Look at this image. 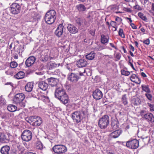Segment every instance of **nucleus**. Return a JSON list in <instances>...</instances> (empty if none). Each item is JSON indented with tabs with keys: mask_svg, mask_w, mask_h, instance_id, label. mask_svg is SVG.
<instances>
[{
	"mask_svg": "<svg viewBox=\"0 0 154 154\" xmlns=\"http://www.w3.org/2000/svg\"><path fill=\"white\" fill-rule=\"evenodd\" d=\"M141 101L138 98H135L134 100V104L135 105H139L140 104Z\"/></svg>",
	"mask_w": 154,
	"mask_h": 154,
	"instance_id": "nucleus-44",
	"label": "nucleus"
},
{
	"mask_svg": "<svg viewBox=\"0 0 154 154\" xmlns=\"http://www.w3.org/2000/svg\"><path fill=\"white\" fill-rule=\"evenodd\" d=\"M128 64L131 67L133 68V69L134 70H136L135 69L134 66L133 65L130 61L129 62Z\"/></svg>",
	"mask_w": 154,
	"mask_h": 154,
	"instance_id": "nucleus-56",
	"label": "nucleus"
},
{
	"mask_svg": "<svg viewBox=\"0 0 154 154\" xmlns=\"http://www.w3.org/2000/svg\"><path fill=\"white\" fill-rule=\"evenodd\" d=\"M36 60L35 57L34 56H31L29 57L26 60L25 64L27 67H29L32 65Z\"/></svg>",
	"mask_w": 154,
	"mask_h": 154,
	"instance_id": "nucleus-13",
	"label": "nucleus"
},
{
	"mask_svg": "<svg viewBox=\"0 0 154 154\" xmlns=\"http://www.w3.org/2000/svg\"><path fill=\"white\" fill-rule=\"evenodd\" d=\"M145 96L150 101H152V96L149 93H147L145 94Z\"/></svg>",
	"mask_w": 154,
	"mask_h": 154,
	"instance_id": "nucleus-45",
	"label": "nucleus"
},
{
	"mask_svg": "<svg viewBox=\"0 0 154 154\" xmlns=\"http://www.w3.org/2000/svg\"><path fill=\"white\" fill-rule=\"evenodd\" d=\"M24 154H36L35 152H25Z\"/></svg>",
	"mask_w": 154,
	"mask_h": 154,
	"instance_id": "nucleus-61",
	"label": "nucleus"
},
{
	"mask_svg": "<svg viewBox=\"0 0 154 154\" xmlns=\"http://www.w3.org/2000/svg\"><path fill=\"white\" fill-rule=\"evenodd\" d=\"M42 123V119L38 116H37L34 123H32V125L34 126H39Z\"/></svg>",
	"mask_w": 154,
	"mask_h": 154,
	"instance_id": "nucleus-25",
	"label": "nucleus"
},
{
	"mask_svg": "<svg viewBox=\"0 0 154 154\" xmlns=\"http://www.w3.org/2000/svg\"><path fill=\"white\" fill-rule=\"evenodd\" d=\"M21 137L22 140L23 141H29L32 138V134L30 131L26 130L23 132Z\"/></svg>",
	"mask_w": 154,
	"mask_h": 154,
	"instance_id": "nucleus-5",
	"label": "nucleus"
},
{
	"mask_svg": "<svg viewBox=\"0 0 154 154\" xmlns=\"http://www.w3.org/2000/svg\"><path fill=\"white\" fill-rule=\"evenodd\" d=\"M118 33L119 35L122 38H125V35L124 34L123 30L122 29H119Z\"/></svg>",
	"mask_w": 154,
	"mask_h": 154,
	"instance_id": "nucleus-40",
	"label": "nucleus"
},
{
	"mask_svg": "<svg viewBox=\"0 0 154 154\" xmlns=\"http://www.w3.org/2000/svg\"><path fill=\"white\" fill-rule=\"evenodd\" d=\"M122 131L121 130L118 129L112 132L110 134L111 137L116 138L118 137L122 134Z\"/></svg>",
	"mask_w": 154,
	"mask_h": 154,
	"instance_id": "nucleus-18",
	"label": "nucleus"
},
{
	"mask_svg": "<svg viewBox=\"0 0 154 154\" xmlns=\"http://www.w3.org/2000/svg\"><path fill=\"white\" fill-rule=\"evenodd\" d=\"M10 148L8 146H2L0 152L2 154H8Z\"/></svg>",
	"mask_w": 154,
	"mask_h": 154,
	"instance_id": "nucleus-24",
	"label": "nucleus"
},
{
	"mask_svg": "<svg viewBox=\"0 0 154 154\" xmlns=\"http://www.w3.org/2000/svg\"><path fill=\"white\" fill-rule=\"evenodd\" d=\"M37 91L36 92L32 91L31 93L32 96L33 97H36L37 98V97H38L37 96L38 94L37 95Z\"/></svg>",
	"mask_w": 154,
	"mask_h": 154,
	"instance_id": "nucleus-50",
	"label": "nucleus"
},
{
	"mask_svg": "<svg viewBox=\"0 0 154 154\" xmlns=\"http://www.w3.org/2000/svg\"><path fill=\"white\" fill-rule=\"evenodd\" d=\"M138 16L143 20L146 21L147 20V18L146 17L144 16L143 14L141 12H139L138 13Z\"/></svg>",
	"mask_w": 154,
	"mask_h": 154,
	"instance_id": "nucleus-39",
	"label": "nucleus"
},
{
	"mask_svg": "<svg viewBox=\"0 0 154 154\" xmlns=\"http://www.w3.org/2000/svg\"><path fill=\"white\" fill-rule=\"evenodd\" d=\"M76 64L78 67H82L86 66L87 65V62L85 60L81 59L77 62Z\"/></svg>",
	"mask_w": 154,
	"mask_h": 154,
	"instance_id": "nucleus-22",
	"label": "nucleus"
},
{
	"mask_svg": "<svg viewBox=\"0 0 154 154\" xmlns=\"http://www.w3.org/2000/svg\"><path fill=\"white\" fill-rule=\"evenodd\" d=\"M141 88L142 90L145 91L147 93H150L151 92L150 89H149L148 85H141Z\"/></svg>",
	"mask_w": 154,
	"mask_h": 154,
	"instance_id": "nucleus-33",
	"label": "nucleus"
},
{
	"mask_svg": "<svg viewBox=\"0 0 154 154\" xmlns=\"http://www.w3.org/2000/svg\"><path fill=\"white\" fill-rule=\"evenodd\" d=\"M134 8L135 9L141 11L142 10V8L139 5H137L134 6Z\"/></svg>",
	"mask_w": 154,
	"mask_h": 154,
	"instance_id": "nucleus-51",
	"label": "nucleus"
},
{
	"mask_svg": "<svg viewBox=\"0 0 154 154\" xmlns=\"http://www.w3.org/2000/svg\"><path fill=\"white\" fill-rule=\"evenodd\" d=\"M8 110L11 112H14L17 109L16 106L13 104H9L7 107Z\"/></svg>",
	"mask_w": 154,
	"mask_h": 154,
	"instance_id": "nucleus-27",
	"label": "nucleus"
},
{
	"mask_svg": "<svg viewBox=\"0 0 154 154\" xmlns=\"http://www.w3.org/2000/svg\"><path fill=\"white\" fill-rule=\"evenodd\" d=\"M109 9H110V11L111 12H114L116 10V7L115 5H113L109 6Z\"/></svg>",
	"mask_w": 154,
	"mask_h": 154,
	"instance_id": "nucleus-46",
	"label": "nucleus"
},
{
	"mask_svg": "<svg viewBox=\"0 0 154 154\" xmlns=\"http://www.w3.org/2000/svg\"><path fill=\"white\" fill-rule=\"evenodd\" d=\"M143 43L147 45H149L150 43L149 40V39H146L143 42Z\"/></svg>",
	"mask_w": 154,
	"mask_h": 154,
	"instance_id": "nucleus-53",
	"label": "nucleus"
},
{
	"mask_svg": "<svg viewBox=\"0 0 154 154\" xmlns=\"http://www.w3.org/2000/svg\"><path fill=\"white\" fill-rule=\"evenodd\" d=\"M116 23L114 21H112L110 23V25L112 27H114L116 26Z\"/></svg>",
	"mask_w": 154,
	"mask_h": 154,
	"instance_id": "nucleus-54",
	"label": "nucleus"
},
{
	"mask_svg": "<svg viewBox=\"0 0 154 154\" xmlns=\"http://www.w3.org/2000/svg\"><path fill=\"white\" fill-rule=\"evenodd\" d=\"M25 75V73L22 71H20L14 75V77L17 79L23 78Z\"/></svg>",
	"mask_w": 154,
	"mask_h": 154,
	"instance_id": "nucleus-30",
	"label": "nucleus"
},
{
	"mask_svg": "<svg viewBox=\"0 0 154 154\" xmlns=\"http://www.w3.org/2000/svg\"><path fill=\"white\" fill-rule=\"evenodd\" d=\"M106 48L105 46L100 45L98 48L96 49V50L97 51H101Z\"/></svg>",
	"mask_w": 154,
	"mask_h": 154,
	"instance_id": "nucleus-49",
	"label": "nucleus"
},
{
	"mask_svg": "<svg viewBox=\"0 0 154 154\" xmlns=\"http://www.w3.org/2000/svg\"><path fill=\"white\" fill-rule=\"evenodd\" d=\"M147 113L146 111L144 110H141L140 112V115L143 118H144V115L145 116V115H146Z\"/></svg>",
	"mask_w": 154,
	"mask_h": 154,
	"instance_id": "nucleus-48",
	"label": "nucleus"
},
{
	"mask_svg": "<svg viewBox=\"0 0 154 154\" xmlns=\"http://www.w3.org/2000/svg\"><path fill=\"white\" fill-rule=\"evenodd\" d=\"M52 149L55 154H63L67 150L66 147L63 145H56L54 146Z\"/></svg>",
	"mask_w": 154,
	"mask_h": 154,
	"instance_id": "nucleus-4",
	"label": "nucleus"
},
{
	"mask_svg": "<svg viewBox=\"0 0 154 154\" xmlns=\"http://www.w3.org/2000/svg\"><path fill=\"white\" fill-rule=\"evenodd\" d=\"M130 48L133 51H134V47L131 45H130Z\"/></svg>",
	"mask_w": 154,
	"mask_h": 154,
	"instance_id": "nucleus-62",
	"label": "nucleus"
},
{
	"mask_svg": "<svg viewBox=\"0 0 154 154\" xmlns=\"http://www.w3.org/2000/svg\"><path fill=\"white\" fill-rule=\"evenodd\" d=\"M37 96L38 97L37 99L39 100H42L43 102L47 103L49 102L48 97L45 95L43 93L41 92L38 94Z\"/></svg>",
	"mask_w": 154,
	"mask_h": 154,
	"instance_id": "nucleus-15",
	"label": "nucleus"
},
{
	"mask_svg": "<svg viewBox=\"0 0 154 154\" xmlns=\"http://www.w3.org/2000/svg\"><path fill=\"white\" fill-rule=\"evenodd\" d=\"M72 118L74 121L76 122H79L81 120V115L79 111H75L72 114Z\"/></svg>",
	"mask_w": 154,
	"mask_h": 154,
	"instance_id": "nucleus-8",
	"label": "nucleus"
},
{
	"mask_svg": "<svg viewBox=\"0 0 154 154\" xmlns=\"http://www.w3.org/2000/svg\"><path fill=\"white\" fill-rule=\"evenodd\" d=\"M67 27L68 30L72 34H75L78 32V30L77 27L72 24H68Z\"/></svg>",
	"mask_w": 154,
	"mask_h": 154,
	"instance_id": "nucleus-12",
	"label": "nucleus"
},
{
	"mask_svg": "<svg viewBox=\"0 0 154 154\" xmlns=\"http://www.w3.org/2000/svg\"><path fill=\"white\" fill-rule=\"evenodd\" d=\"M37 116H32L29 117V118L26 119V121L30 123L31 122L34 123L35 119V118Z\"/></svg>",
	"mask_w": 154,
	"mask_h": 154,
	"instance_id": "nucleus-35",
	"label": "nucleus"
},
{
	"mask_svg": "<svg viewBox=\"0 0 154 154\" xmlns=\"http://www.w3.org/2000/svg\"><path fill=\"white\" fill-rule=\"evenodd\" d=\"M130 79L132 82L136 83L137 84H140L141 82V80L135 74H133L131 76Z\"/></svg>",
	"mask_w": 154,
	"mask_h": 154,
	"instance_id": "nucleus-20",
	"label": "nucleus"
},
{
	"mask_svg": "<svg viewBox=\"0 0 154 154\" xmlns=\"http://www.w3.org/2000/svg\"><path fill=\"white\" fill-rule=\"evenodd\" d=\"M109 118L107 115H105L99 119L98 124L99 127L102 129L107 127L109 123Z\"/></svg>",
	"mask_w": 154,
	"mask_h": 154,
	"instance_id": "nucleus-3",
	"label": "nucleus"
},
{
	"mask_svg": "<svg viewBox=\"0 0 154 154\" xmlns=\"http://www.w3.org/2000/svg\"><path fill=\"white\" fill-rule=\"evenodd\" d=\"M68 79L71 82H75L78 81L79 77L76 74L72 73L69 75Z\"/></svg>",
	"mask_w": 154,
	"mask_h": 154,
	"instance_id": "nucleus-14",
	"label": "nucleus"
},
{
	"mask_svg": "<svg viewBox=\"0 0 154 154\" xmlns=\"http://www.w3.org/2000/svg\"><path fill=\"white\" fill-rule=\"evenodd\" d=\"M103 96L102 92L98 89H96L93 92V96L94 98L96 100H100Z\"/></svg>",
	"mask_w": 154,
	"mask_h": 154,
	"instance_id": "nucleus-11",
	"label": "nucleus"
},
{
	"mask_svg": "<svg viewBox=\"0 0 154 154\" xmlns=\"http://www.w3.org/2000/svg\"><path fill=\"white\" fill-rule=\"evenodd\" d=\"M96 54L94 52L91 51L89 54L86 55V58L88 60H93Z\"/></svg>",
	"mask_w": 154,
	"mask_h": 154,
	"instance_id": "nucleus-29",
	"label": "nucleus"
},
{
	"mask_svg": "<svg viewBox=\"0 0 154 154\" xmlns=\"http://www.w3.org/2000/svg\"><path fill=\"white\" fill-rule=\"evenodd\" d=\"M66 93L65 91L61 88H57L55 92V97L58 99Z\"/></svg>",
	"mask_w": 154,
	"mask_h": 154,
	"instance_id": "nucleus-9",
	"label": "nucleus"
},
{
	"mask_svg": "<svg viewBox=\"0 0 154 154\" xmlns=\"http://www.w3.org/2000/svg\"><path fill=\"white\" fill-rule=\"evenodd\" d=\"M13 57L15 59H17L18 58V57L17 54H14Z\"/></svg>",
	"mask_w": 154,
	"mask_h": 154,
	"instance_id": "nucleus-58",
	"label": "nucleus"
},
{
	"mask_svg": "<svg viewBox=\"0 0 154 154\" xmlns=\"http://www.w3.org/2000/svg\"><path fill=\"white\" fill-rule=\"evenodd\" d=\"M123 9L124 11H127V12H131V9L128 7H123Z\"/></svg>",
	"mask_w": 154,
	"mask_h": 154,
	"instance_id": "nucleus-52",
	"label": "nucleus"
},
{
	"mask_svg": "<svg viewBox=\"0 0 154 154\" xmlns=\"http://www.w3.org/2000/svg\"><path fill=\"white\" fill-rule=\"evenodd\" d=\"M90 33L92 36H94L95 34V32L93 30H90Z\"/></svg>",
	"mask_w": 154,
	"mask_h": 154,
	"instance_id": "nucleus-63",
	"label": "nucleus"
},
{
	"mask_svg": "<svg viewBox=\"0 0 154 154\" xmlns=\"http://www.w3.org/2000/svg\"><path fill=\"white\" fill-rule=\"evenodd\" d=\"M147 105L150 107L151 111H154V104H152L149 103H147Z\"/></svg>",
	"mask_w": 154,
	"mask_h": 154,
	"instance_id": "nucleus-47",
	"label": "nucleus"
},
{
	"mask_svg": "<svg viewBox=\"0 0 154 154\" xmlns=\"http://www.w3.org/2000/svg\"><path fill=\"white\" fill-rule=\"evenodd\" d=\"M122 74L126 76H128L130 74V72L128 71H126L124 70H122L121 71Z\"/></svg>",
	"mask_w": 154,
	"mask_h": 154,
	"instance_id": "nucleus-43",
	"label": "nucleus"
},
{
	"mask_svg": "<svg viewBox=\"0 0 154 154\" xmlns=\"http://www.w3.org/2000/svg\"><path fill=\"white\" fill-rule=\"evenodd\" d=\"M121 56L119 54H117L116 55V58L118 60L120 59Z\"/></svg>",
	"mask_w": 154,
	"mask_h": 154,
	"instance_id": "nucleus-59",
	"label": "nucleus"
},
{
	"mask_svg": "<svg viewBox=\"0 0 154 154\" xmlns=\"http://www.w3.org/2000/svg\"><path fill=\"white\" fill-rule=\"evenodd\" d=\"M6 100L2 96L0 97V106H2L6 105Z\"/></svg>",
	"mask_w": 154,
	"mask_h": 154,
	"instance_id": "nucleus-36",
	"label": "nucleus"
},
{
	"mask_svg": "<svg viewBox=\"0 0 154 154\" xmlns=\"http://www.w3.org/2000/svg\"><path fill=\"white\" fill-rule=\"evenodd\" d=\"M109 38L108 36H106L104 35H101V42L103 44H105L108 43Z\"/></svg>",
	"mask_w": 154,
	"mask_h": 154,
	"instance_id": "nucleus-28",
	"label": "nucleus"
},
{
	"mask_svg": "<svg viewBox=\"0 0 154 154\" xmlns=\"http://www.w3.org/2000/svg\"><path fill=\"white\" fill-rule=\"evenodd\" d=\"M58 99L64 104L67 103L69 100L68 97L66 93L61 96Z\"/></svg>",
	"mask_w": 154,
	"mask_h": 154,
	"instance_id": "nucleus-23",
	"label": "nucleus"
},
{
	"mask_svg": "<svg viewBox=\"0 0 154 154\" xmlns=\"http://www.w3.org/2000/svg\"><path fill=\"white\" fill-rule=\"evenodd\" d=\"M115 20L116 21H121L122 20V19L121 18L119 17H117L115 19Z\"/></svg>",
	"mask_w": 154,
	"mask_h": 154,
	"instance_id": "nucleus-57",
	"label": "nucleus"
},
{
	"mask_svg": "<svg viewBox=\"0 0 154 154\" xmlns=\"http://www.w3.org/2000/svg\"><path fill=\"white\" fill-rule=\"evenodd\" d=\"M25 98V96L24 94H17L15 95L14 98V101L18 106L23 108L25 106V101L24 100Z\"/></svg>",
	"mask_w": 154,
	"mask_h": 154,
	"instance_id": "nucleus-2",
	"label": "nucleus"
},
{
	"mask_svg": "<svg viewBox=\"0 0 154 154\" xmlns=\"http://www.w3.org/2000/svg\"><path fill=\"white\" fill-rule=\"evenodd\" d=\"M122 103L125 105H126L128 104V101L126 97V95L125 94L122 96Z\"/></svg>",
	"mask_w": 154,
	"mask_h": 154,
	"instance_id": "nucleus-38",
	"label": "nucleus"
},
{
	"mask_svg": "<svg viewBox=\"0 0 154 154\" xmlns=\"http://www.w3.org/2000/svg\"><path fill=\"white\" fill-rule=\"evenodd\" d=\"M36 148L38 149H43V145L42 143L40 141H38L36 144Z\"/></svg>",
	"mask_w": 154,
	"mask_h": 154,
	"instance_id": "nucleus-37",
	"label": "nucleus"
},
{
	"mask_svg": "<svg viewBox=\"0 0 154 154\" xmlns=\"http://www.w3.org/2000/svg\"><path fill=\"white\" fill-rule=\"evenodd\" d=\"M111 127L114 130L117 129L119 127V123L117 121L114 120L111 122Z\"/></svg>",
	"mask_w": 154,
	"mask_h": 154,
	"instance_id": "nucleus-31",
	"label": "nucleus"
},
{
	"mask_svg": "<svg viewBox=\"0 0 154 154\" xmlns=\"http://www.w3.org/2000/svg\"><path fill=\"white\" fill-rule=\"evenodd\" d=\"M64 28V26L63 24H60L54 32L55 35L58 37H60L63 32Z\"/></svg>",
	"mask_w": 154,
	"mask_h": 154,
	"instance_id": "nucleus-10",
	"label": "nucleus"
},
{
	"mask_svg": "<svg viewBox=\"0 0 154 154\" xmlns=\"http://www.w3.org/2000/svg\"><path fill=\"white\" fill-rule=\"evenodd\" d=\"M144 118L148 122H154V117L153 114L150 113L148 112L144 115Z\"/></svg>",
	"mask_w": 154,
	"mask_h": 154,
	"instance_id": "nucleus-21",
	"label": "nucleus"
},
{
	"mask_svg": "<svg viewBox=\"0 0 154 154\" xmlns=\"http://www.w3.org/2000/svg\"><path fill=\"white\" fill-rule=\"evenodd\" d=\"M126 146L132 149H136L139 146V141L136 140H133L129 141L126 143L124 142Z\"/></svg>",
	"mask_w": 154,
	"mask_h": 154,
	"instance_id": "nucleus-7",
	"label": "nucleus"
},
{
	"mask_svg": "<svg viewBox=\"0 0 154 154\" xmlns=\"http://www.w3.org/2000/svg\"><path fill=\"white\" fill-rule=\"evenodd\" d=\"M130 25L131 26L132 28L133 29H136L137 28V27L136 26L134 25V24L133 23H131L130 24Z\"/></svg>",
	"mask_w": 154,
	"mask_h": 154,
	"instance_id": "nucleus-55",
	"label": "nucleus"
},
{
	"mask_svg": "<svg viewBox=\"0 0 154 154\" xmlns=\"http://www.w3.org/2000/svg\"><path fill=\"white\" fill-rule=\"evenodd\" d=\"M76 23L79 26H83V22L85 21V19L77 18L75 20Z\"/></svg>",
	"mask_w": 154,
	"mask_h": 154,
	"instance_id": "nucleus-34",
	"label": "nucleus"
},
{
	"mask_svg": "<svg viewBox=\"0 0 154 154\" xmlns=\"http://www.w3.org/2000/svg\"><path fill=\"white\" fill-rule=\"evenodd\" d=\"M20 6L17 3H13L11 5L10 10L12 14H18L20 12Z\"/></svg>",
	"mask_w": 154,
	"mask_h": 154,
	"instance_id": "nucleus-6",
	"label": "nucleus"
},
{
	"mask_svg": "<svg viewBox=\"0 0 154 154\" xmlns=\"http://www.w3.org/2000/svg\"><path fill=\"white\" fill-rule=\"evenodd\" d=\"M141 75L144 77H146V74L143 72H142L141 73Z\"/></svg>",
	"mask_w": 154,
	"mask_h": 154,
	"instance_id": "nucleus-64",
	"label": "nucleus"
},
{
	"mask_svg": "<svg viewBox=\"0 0 154 154\" xmlns=\"http://www.w3.org/2000/svg\"><path fill=\"white\" fill-rule=\"evenodd\" d=\"M17 63L15 61L11 62L10 63V66L12 68H14L17 66Z\"/></svg>",
	"mask_w": 154,
	"mask_h": 154,
	"instance_id": "nucleus-42",
	"label": "nucleus"
},
{
	"mask_svg": "<svg viewBox=\"0 0 154 154\" xmlns=\"http://www.w3.org/2000/svg\"><path fill=\"white\" fill-rule=\"evenodd\" d=\"M47 81L49 84L52 87L56 85L58 82V80L57 79L52 77L48 78L47 79Z\"/></svg>",
	"mask_w": 154,
	"mask_h": 154,
	"instance_id": "nucleus-19",
	"label": "nucleus"
},
{
	"mask_svg": "<svg viewBox=\"0 0 154 154\" xmlns=\"http://www.w3.org/2000/svg\"><path fill=\"white\" fill-rule=\"evenodd\" d=\"M56 18V11L51 10L48 11L46 14L45 19L46 23L49 24L53 23L55 21Z\"/></svg>",
	"mask_w": 154,
	"mask_h": 154,
	"instance_id": "nucleus-1",
	"label": "nucleus"
},
{
	"mask_svg": "<svg viewBox=\"0 0 154 154\" xmlns=\"http://www.w3.org/2000/svg\"><path fill=\"white\" fill-rule=\"evenodd\" d=\"M49 69H53L57 66V64L52 63H50L48 64Z\"/></svg>",
	"mask_w": 154,
	"mask_h": 154,
	"instance_id": "nucleus-41",
	"label": "nucleus"
},
{
	"mask_svg": "<svg viewBox=\"0 0 154 154\" xmlns=\"http://www.w3.org/2000/svg\"><path fill=\"white\" fill-rule=\"evenodd\" d=\"M33 87V83L32 82H29L26 85L25 88L26 91L29 92L32 91Z\"/></svg>",
	"mask_w": 154,
	"mask_h": 154,
	"instance_id": "nucleus-26",
	"label": "nucleus"
},
{
	"mask_svg": "<svg viewBox=\"0 0 154 154\" xmlns=\"http://www.w3.org/2000/svg\"><path fill=\"white\" fill-rule=\"evenodd\" d=\"M85 69L84 70V71L83 72H80L79 74L80 76H82L84 75H85L84 74H85Z\"/></svg>",
	"mask_w": 154,
	"mask_h": 154,
	"instance_id": "nucleus-60",
	"label": "nucleus"
},
{
	"mask_svg": "<svg viewBox=\"0 0 154 154\" xmlns=\"http://www.w3.org/2000/svg\"><path fill=\"white\" fill-rule=\"evenodd\" d=\"M38 87L43 91L46 90L48 88V84L45 81L38 82Z\"/></svg>",
	"mask_w": 154,
	"mask_h": 154,
	"instance_id": "nucleus-17",
	"label": "nucleus"
},
{
	"mask_svg": "<svg viewBox=\"0 0 154 154\" xmlns=\"http://www.w3.org/2000/svg\"><path fill=\"white\" fill-rule=\"evenodd\" d=\"M76 7L80 11H84L86 9V8L85 5L82 4H80L76 5Z\"/></svg>",
	"mask_w": 154,
	"mask_h": 154,
	"instance_id": "nucleus-32",
	"label": "nucleus"
},
{
	"mask_svg": "<svg viewBox=\"0 0 154 154\" xmlns=\"http://www.w3.org/2000/svg\"><path fill=\"white\" fill-rule=\"evenodd\" d=\"M9 141V138L8 135L5 134L4 133L0 134V142L2 143H8Z\"/></svg>",
	"mask_w": 154,
	"mask_h": 154,
	"instance_id": "nucleus-16",
	"label": "nucleus"
}]
</instances>
